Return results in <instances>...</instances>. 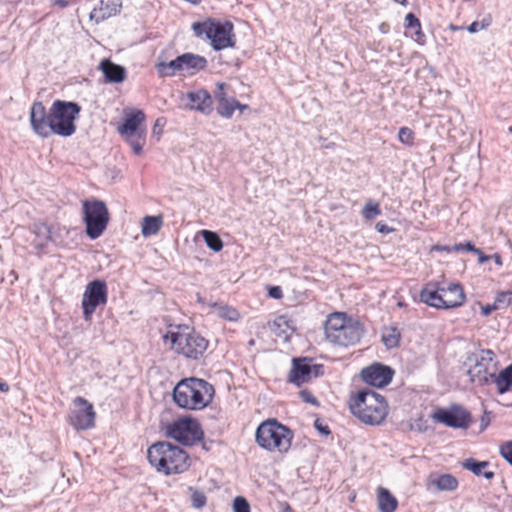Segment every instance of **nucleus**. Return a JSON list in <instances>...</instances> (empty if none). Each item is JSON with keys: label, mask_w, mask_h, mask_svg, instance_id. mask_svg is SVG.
<instances>
[{"label": "nucleus", "mask_w": 512, "mask_h": 512, "mask_svg": "<svg viewBox=\"0 0 512 512\" xmlns=\"http://www.w3.org/2000/svg\"><path fill=\"white\" fill-rule=\"evenodd\" d=\"M81 107L75 102L56 100L49 111L41 101H36L30 109V124L33 132L42 138L52 134L70 137L76 132L75 120Z\"/></svg>", "instance_id": "f257e3e1"}, {"label": "nucleus", "mask_w": 512, "mask_h": 512, "mask_svg": "<svg viewBox=\"0 0 512 512\" xmlns=\"http://www.w3.org/2000/svg\"><path fill=\"white\" fill-rule=\"evenodd\" d=\"M147 458L152 467L167 476L181 474L191 465L190 457L185 450L166 441L152 444L148 448Z\"/></svg>", "instance_id": "f03ea898"}, {"label": "nucleus", "mask_w": 512, "mask_h": 512, "mask_svg": "<svg viewBox=\"0 0 512 512\" xmlns=\"http://www.w3.org/2000/svg\"><path fill=\"white\" fill-rule=\"evenodd\" d=\"M214 387L204 379L190 377L182 379L173 390V400L180 408L202 410L213 400Z\"/></svg>", "instance_id": "7ed1b4c3"}, {"label": "nucleus", "mask_w": 512, "mask_h": 512, "mask_svg": "<svg viewBox=\"0 0 512 512\" xmlns=\"http://www.w3.org/2000/svg\"><path fill=\"white\" fill-rule=\"evenodd\" d=\"M349 408L362 423L372 426L380 425L388 415V404L385 398L368 388L351 396Z\"/></svg>", "instance_id": "20e7f679"}, {"label": "nucleus", "mask_w": 512, "mask_h": 512, "mask_svg": "<svg viewBox=\"0 0 512 512\" xmlns=\"http://www.w3.org/2000/svg\"><path fill=\"white\" fill-rule=\"evenodd\" d=\"M163 339L175 353L193 360L202 357L208 347V340L188 326L172 327Z\"/></svg>", "instance_id": "39448f33"}, {"label": "nucleus", "mask_w": 512, "mask_h": 512, "mask_svg": "<svg viewBox=\"0 0 512 512\" xmlns=\"http://www.w3.org/2000/svg\"><path fill=\"white\" fill-rule=\"evenodd\" d=\"M294 434L290 428L276 419L263 421L256 429L255 441L269 452L286 453L291 447Z\"/></svg>", "instance_id": "423d86ee"}, {"label": "nucleus", "mask_w": 512, "mask_h": 512, "mask_svg": "<svg viewBox=\"0 0 512 512\" xmlns=\"http://www.w3.org/2000/svg\"><path fill=\"white\" fill-rule=\"evenodd\" d=\"M326 338L340 346L358 343L363 335V327L358 321L347 319L344 313L331 314L325 323Z\"/></svg>", "instance_id": "0eeeda50"}, {"label": "nucleus", "mask_w": 512, "mask_h": 512, "mask_svg": "<svg viewBox=\"0 0 512 512\" xmlns=\"http://www.w3.org/2000/svg\"><path fill=\"white\" fill-rule=\"evenodd\" d=\"M192 30L196 37L209 40L216 51L235 46L234 27L230 21L221 22L207 18L202 22H194Z\"/></svg>", "instance_id": "6e6552de"}, {"label": "nucleus", "mask_w": 512, "mask_h": 512, "mask_svg": "<svg viewBox=\"0 0 512 512\" xmlns=\"http://www.w3.org/2000/svg\"><path fill=\"white\" fill-rule=\"evenodd\" d=\"M468 359L475 362L467 371L470 381L479 386L490 385L491 379L499 369L495 353L490 349H480Z\"/></svg>", "instance_id": "1a4fd4ad"}, {"label": "nucleus", "mask_w": 512, "mask_h": 512, "mask_svg": "<svg viewBox=\"0 0 512 512\" xmlns=\"http://www.w3.org/2000/svg\"><path fill=\"white\" fill-rule=\"evenodd\" d=\"M82 208L88 237L93 240L99 238L109 222V212L106 204L97 199L85 200L82 203Z\"/></svg>", "instance_id": "9d476101"}, {"label": "nucleus", "mask_w": 512, "mask_h": 512, "mask_svg": "<svg viewBox=\"0 0 512 512\" xmlns=\"http://www.w3.org/2000/svg\"><path fill=\"white\" fill-rule=\"evenodd\" d=\"M166 435L183 445L192 446L203 438V430L196 419L186 417L166 426Z\"/></svg>", "instance_id": "9b49d317"}, {"label": "nucleus", "mask_w": 512, "mask_h": 512, "mask_svg": "<svg viewBox=\"0 0 512 512\" xmlns=\"http://www.w3.org/2000/svg\"><path fill=\"white\" fill-rule=\"evenodd\" d=\"M108 301V289L105 281L93 280L85 288L82 297V309L85 320H91L98 306H105Z\"/></svg>", "instance_id": "f8f14e48"}, {"label": "nucleus", "mask_w": 512, "mask_h": 512, "mask_svg": "<svg viewBox=\"0 0 512 512\" xmlns=\"http://www.w3.org/2000/svg\"><path fill=\"white\" fill-rule=\"evenodd\" d=\"M324 374V366L322 364H314L309 358H295L292 362V368L289 372V382L301 386Z\"/></svg>", "instance_id": "ddd939ff"}, {"label": "nucleus", "mask_w": 512, "mask_h": 512, "mask_svg": "<svg viewBox=\"0 0 512 512\" xmlns=\"http://www.w3.org/2000/svg\"><path fill=\"white\" fill-rule=\"evenodd\" d=\"M73 403L75 409L68 415L69 424L76 430H88L94 427L96 413L93 405L81 396L76 397Z\"/></svg>", "instance_id": "4468645a"}, {"label": "nucleus", "mask_w": 512, "mask_h": 512, "mask_svg": "<svg viewBox=\"0 0 512 512\" xmlns=\"http://www.w3.org/2000/svg\"><path fill=\"white\" fill-rule=\"evenodd\" d=\"M432 418L451 428H469L472 422L470 412L461 405H452L450 408H439L432 415Z\"/></svg>", "instance_id": "2eb2a0df"}, {"label": "nucleus", "mask_w": 512, "mask_h": 512, "mask_svg": "<svg viewBox=\"0 0 512 512\" xmlns=\"http://www.w3.org/2000/svg\"><path fill=\"white\" fill-rule=\"evenodd\" d=\"M393 375L394 370L381 363H373L361 370L362 380L366 384L377 388L387 386L392 381Z\"/></svg>", "instance_id": "dca6fc26"}, {"label": "nucleus", "mask_w": 512, "mask_h": 512, "mask_svg": "<svg viewBox=\"0 0 512 512\" xmlns=\"http://www.w3.org/2000/svg\"><path fill=\"white\" fill-rule=\"evenodd\" d=\"M187 103L185 107L189 110L198 111L204 115H209L213 111V100L209 92L205 89H197L186 93Z\"/></svg>", "instance_id": "f3484780"}, {"label": "nucleus", "mask_w": 512, "mask_h": 512, "mask_svg": "<svg viewBox=\"0 0 512 512\" xmlns=\"http://www.w3.org/2000/svg\"><path fill=\"white\" fill-rule=\"evenodd\" d=\"M145 114L142 110H132L125 116L124 122L118 127V132L121 136H133L138 134L139 131H146L141 128V124L145 121Z\"/></svg>", "instance_id": "a211bd4d"}, {"label": "nucleus", "mask_w": 512, "mask_h": 512, "mask_svg": "<svg viewBox=\"0 0 512 512\" xmlns=\"http://www.w3.org/2000/svg\"><path fill=\"white\" fill-rule=\"evenodd\" d=\"M444 309L461 306L465 302L463 288L458 283H450L447 287H440Z\"/></svg>", "instance_id": "6ab92c4d"}, {"label": "nucleus", "mask_w": 512, "mask_h": 512, "mask_svg": "<svg viewBox=\"0 0 512 512\" xmlns=\"http://www.w3.org/2000/svg\"><path fill=\"white\" fill-rule=\"evenodd\" d=\"M120 9L121 3L118 0H100L92 10L90 17L99 23L119 13Z\"/></svg>", "instance_id": "aec40b11"}, {"label": "nucleus", "mask_w": 512, "mask_h": 512, "mask_svg": "<svg viewBox=\"0 0 512 512\" xmlns=\"http://www.w3.org/2000/svg\"><path fill=\"white\" fill-rule=\"evenodd\" d=\"M99 69L102 71L106 82L121 83L126 78L125 68L113 63L109 59L102 60Z\"/></svg>", "instance_id": "412c9836"}, {"label": "nucleus", "mask_w": 512, "mask_h": 512, "mask_svg": "<svg viewBox=\"0 0 512 512\" xmlns=\"http://www.w3.org/2000/svg\"><path fill=\"white\" fill-rule=\"evenodd\" d=\"M270 330L280 338L289 340L291 335L295 332L296 328L294 321L286 315H280L269 324Z\"/></svg>", "instance_id": "4be33fe9"}, {"label": "nucleus", "mask_w": 512, "mask_h": 512, "mask_svg": "<svg viewBox=\"0 0 512 512\" xmlns=\"http://www.w3.org/2000/svg\"><path fill=\"white\" fill-rule=\"evenodd\" d=\"M180 59L182 70L187 71L191 75L204 70L207 66L206 58L197 54L184 53L180 55Z\"/></svg>", "instance_id": "5701e85b"}, {"label": "nucleus", "mask_w": 512, "mask_h": 512, "mask_svg": "<svg viewBox=\"0 0 512 512\" xmlns=\"http://www.w3.org/2000/svg\"><path fill=\"white\" fill-rule=\"evenodd\" d=\"M420 300L433 308L444 309L440 287L427 284L420 292Z\"/></svg>", "instance_id": "b1692460"}, {"label": "nucleus", "mask_w": 512, "mask_h": 512, "mask_svg": "<svg viewBox=\"0 0 512 512\" xmlns=\"http://www.w3.org/2000/svg\"><path fill=\"white\" fill-rule=\"evenodd\" d=\"M491 384H495L499 394L508 392L512 387V364L501 371L498 370L491 379Z\"/></svg>", "instance_id": "393cba45"}, {"label": "nucleus", "mask_w": 512, "mask_h": 512, "mask_svg": "<svg viewBox=\"0 0 512 512\" xmlns=\"http://www.w3.org/2000/svg\"><path fill=\"white\" fill-rule=\"evenodd\" d=\"M489 466L490 463L488 461H477L474 458H467L462 462L464 469L471 471L476 476H484L488 480L495 476L493 471L486 470Z\"/></svg>", "instance_id": "a878e982"}, {"label": "nucleus", "mask_w": 512, "mask_h": 512, "mask_svg": "<svg viewBox=\"0 0 512 512\" xmlns=\"http://www.w3.org/2000/svg\"><path fill=\"white\" fill-rule=\"evenodd\" d=\"M377 505L380 512H394L398 507V500L388 489L379 487L377 490Z\"/></svg>", "instance_id": "bb28decb"}, {"label": "nucleus", "mask_w": 512, "mask_h": 512, "mask_svg": "<svg viewBox=\"0 0 512 512\" xmlns=\"http://www.w3.org/2000/svg\"><path fill=\"white\" fill-rule=\"evenodd\" d=\"M163 225V218L159 216H145L142 221V235L149 237L158 233Z\"/></svg>", "instance_id": "cd10ccee"}, {"label": "nucleus", "mask_w": 512, "mask_h": 512, "mask_svg": "<svg viewBox=\"0 0 512 512\" xmlns=\"http://www.w3.org/2000/svg\"><path fill=\"white\" fill-rule=\"evenodd\" d=\"M156 69L161 77L174 76L177 72L183 71L180 56L176 57L174 60H171L170 62L158 63L156 65Z\"/></svg>", "instance_id": "c85d7f7f"}, {"label": "nucleus", "mask_w": 512, "mask_h": 512, "mask_svg": "<svg viewBox=\"0 0 512 512\" xmlns=\"http://www.w3.org/2000/svg\"><path fill=\"white\" fill-rule=\"evenodd\" d=\"M405 22V27L414 32L412 35L413 39L419 44H424L425 34L422 32L419 19L413 13H408L405 17Z\"/></svg>", "instance_id": "c756f323"}, {"label": "nucleus", "mask_w": 512, "mask_h": 512, "mask_svg": "<svg viewBox=\"0 0 512 512\" xmlns=\"http://www.w3.org/2000/svg\"><path fill=\"white\" fill-rule=\"evenodd\" d=\"M400 339L401 333L397 327H387L382 332V342L388 349L399 346Z\"/></svg>", "instance_id": "7c9ffc66"}, {"label": "nucleus", "mask_w": 512, "mask_h": 512, "mask_svg": "<svg viewBox=\"0 0 512 512\" xmlns=\"http://www.w3.org/2000/svg\"><path fill=\"white\" fill-rule=\"evenodd\" d=\"M433 483L442 491H453L458 487L457 479L451 474L440 475Z\"/></svg>", "instance_id": "2f4dec72"}, {"label": "nucleus", "mask_w": 512, "mask_h": 512, "mask_svg": "<svg viewBox=\"0 0 512 512\" xmlns=\"http://www.w3.org/2000/svg\"><path fill=\"white\" fill-rule=\"evenodd\" d=\"M126 141L131 146L134 154L140 155L143 152V147L146 143V131H139L138 134L133 136H124Z\"/></svg>", "instance_id": "473e14b6"}, {"label": "nucleus", "mask_w": 512, "mask_h": 512, "mask_svg": "<svg viewBox=\"0 0 512 512\" xmlns=\"http://www.w3.org/2000/svg\"><path fill=\"white\" fill-rule=\"evenodd\" d=\"M202 235H203V238H204L207 246L211 250H213L215 252H219L222 250L223 242L217 233H215L213 231H209V230H203Z\"/></svg>", "instance_id": "72a5a7b5"}, {"label": "nucleus", "mask_w": 512, "mask_h": 512, "mask_svg": "<svg viewBox=\"0 0 512 512\" xmlns=\"http://www.w3.org/2000/svg\"><path fill=\"white\" fill-rule=\"evenodd\" d=\"M235 103H236L235 98L223 99L222 102L217 104V108H216L217 113L223 118H226V119L232 118L234 111H235V107H234Z\"/></svg>", "instance_id": "f704fd0d"}, {"label": "nucleus", "mask_w": 512, "mask_h": 512, "mask_svg": "<svg viewBox=\"0 0 512 512\" xmlns=\"http://www.w3.org/2000/svg\"><path fill=\"white\" fill-rule=\"evenodd\" d=\"M380 214L381 210L379 204L372 200L368 201L362 210V215L367 220H372Z\"/></svg>", "instance_id": "c9c22d12"}, {"label": "nucleus", "mask_w": 512, "mask_h": 512, "mask_svg": "<svg viewBox=\"0 0 512 512\" xmlns=\"http://www.w3.org/2000/svg\"><path fill=\"white\" fill-rule=\"evenodd\" d=\"M512 303V291H502L496 295L494 308L505 309Z\"/></svg>", "instance_id": "e433bc0d"}, {"label": "nucleus", "mask_w": 512, "mask_h": 512, "mask_svg": "<svg viewBox=\"0 0 512 512\" xmlns=\"http://www.w3.org/2000/svg\"><path fill=\"white\" fill-rule=\"evenodd\" d=\"M191 492V504L194 508L201 509L206 505L207 498L203 491L189 487Z\"/></svg>", "instance_id": "4c0bfd02"}, {"label": "nucleus", "mask_w": 512, "mask_h": 512, "mask_svg": "<svg viewBox=\"0 0 512 512\" xmlns=\"http://www.w3.org/2000/svg\"><path fill=\"white\" fill-rule=\"evenodd\" d=\"M415 134L408 127H401L398 132V140L407 146H412L414 144Z\"/></svg>", "instance_id": "58836bf2"}, {"label": "nucleus", "mask_w": 512, "mask_h": 512, "mask_svg": "<svg viewBox=\"0 0 512 512\" xmlns=\"http://www.w3.org/2000/svg\"><path fill=\"white\" fill-rule=\"evenodd\" d=\"M219 315L229 321H236L239 318L238 311L230 306L224 305L219 308Z\"/></svg>", "instance_id": "ea45409f"}, {"label": "nucleus", "mask_w": 512, "mask_h": 512, "mask_svg": "<svg viewBox=\"0 0 512 512\" xmlns=\"http://www.w3.org/2000/svg\"><path fill=\"white\" fill-rule=\"evenodd\" d=\"M234 512H251L250 504L246 498L237 496L233 501Z\"/></svg>", "instance_id": "a19ab883"}, {"label": "nucleus", "mask_w": 512, "mask_h": 512, "mask_svg": "<svg viewBox=\"0 0 512 512\" xmlns=\"http://www.w3.org/2000/svg\"><path fill=\"white\" fill-rule=\"evenodd\" d=\"M500 455L512 466V441H506L499 447Z\"/></svg>", "instance_id": "79ce46f5"}, {"label": "nucleus", "mask_w": 512, "mask_h": 512, "mask_svg": "<svg viewBox=\"0 0 512 512\" xmlns=\"http://www.w3.org/2000/svg\"><path fill=\"white\" fill-rule=\"evenodd\" d=\"M216 87L217 90L214 92V97L217 101V104L222 102L223 99L233 98L232 96H229L226 91V89L228 88V85L226 83H217Z\"/></svg>", "instance_id": "37998d69"}, {"label": "nucleus", "mask_w": 512, "mask_h": 512, "mask_svg": "<svg viewBox=\"0 0 512 512\" xmlns=\"http://www.w3.org/2000/svg\"><path fill=\"white\" fill-rule=\"evenodd\" d=\"M299 396L302 399V401L309 403L313 406L318 407L320 405L317 398L313 395V393L307 389H303L299 392Z\"/></svg>", "instance_id": "c03bdc74"}, {"label": "nucleus", "mask_w": 512, "mask_h": 512, "mask_svg": "<svg viewBox=\"0 0 512 512\" xmlns=\"http://www.w3.org/2000/svg\"><path fill=\"white\" fill-rule=\"evenodd\" d=\"M452 250L457 251V252L467 250V251H470L473 253H481V249L476 248L471 242L456 244L452 248Z\"/></svg>", "instance_id": "a18cd8bd"}, {"label": "nucleus", "mask_w": 512, "mask_h": 512, "mask_svg": "<svg viewBox=\"0 0 512 512\" xmlns=\"http://www.w3.org/2000/svg\"><path fill=\"white\" fill-rule=\"evenodd\" d=\"M314 426L317 429V431L323 435L327 436L331 433L329 427L327 425H324L319 419L315 420Z\"/></svg>", "instance_id": "49530a36"}, {"label": "nucleus", "mask_w": 512, "mask_h": 512, "mask_svg": "<svg viewBox=\"0 0 512 512\" xmlns=\"http://www.w3.org/2000/svg\"><path fill=\"white\" fill-rule=\"evenodd\" d=\"M269 296L274 299H281L283 297V292L280 286H272L269 289Z\"/></svg>", "instance_id": "de8ad7c7"}, {"label": "nucleus", "mask_w": 512, "mask_h": 512, "mask_svg": "<svg viewBox=\"0 0 512 512\" xmlns=\"http://www.w3.org/2000/svg\"><path fill=\"white\" fill-rule=\"evenodd\" d=\"M490 422V414L487 411H485L481 417L480 432H483L489 426Z\"/></svg>", "instance_id": "09e8293b"}, {"label": "nucleus", "mask_w": 512, "mask_h": 512, "mask_svg": "<svg viewBox=\"0 0 512 512\" xmlns=\"http://www.w3.org/2000/svg\"><path fill=\"white\" fill-rule=\"evenodd\" d=\"M375 228L379 233H382V234H388L393 231V228L389 227L387 224L382 223V222L376 223Z\"/></svg>", "instance_id": "8fccbe9b"}, {"label": "nucleus", "mask_w": 512, "mask_h": 512, "mask_svg": "<svg viewBox=\"0 0 512 512\" xmlns=\"http://www.w3.org/2000/svg\"><path fill=\"white\" fill-rule=\"evenodd\" d=\"M485 27V25H480L479 22L477 21H474L472 22L469 26H468V31L470 33H476L478 32L479 30L483 29Z\"/></svg>", "instance_id": "3c124183"}, {"label": "nucleus", "mask_w": 512, "mask_h": 512, "mask_svg": "<svg viewBox=\"0 0 512 512\" xmlns=\"http://www.w3.org/2000/svg\"><path fill=\"white\" fill-rule=\"evenodd\" d=\"M494 310H498V308H494V303L493 304H488L486 306H483L482 307V314L484 316H488L489 314H491Z\"/></svg>", "instance_id": "603ef678"}, {"label": "nucleus", "mask_w": 512, "mask_h": 512, "mask_svg": "<svg viewBox=\"0 0 512 512\" xmlns=\"http://www.w3.org/2000/svg\"><path fill=\"white\" fill-rule=\"evenodd\" d=\"M162 121H164L163 118H158L156 120L154 128H153V133H161V130H162V127H163V123H161Z\"/></svg>", "instance_id": "864d4df0"}, {"label": "nucleus", "mask_w": 512, "mask_h": 512, "mask_svg": "<svg viewBox=\"0 0 512 512\" xmlns=\"http://www.w3.org/2000/svg\"><path fill=\"white\" fill-rule=\"evenodd\" d=\"M235 110L238 109L240 113H243L246 110H249L250 107L247 104H242L238 100H236V103L234 104Z\"/></svg>", "instance_id": "5fc2aeb1"}, {"label": "nucleus", "mask_w": 512, "mask_h": 512, "mask_svg": "<svg viewBox=\"0 0 512 512\" xmlns=\"http://www.w3.org/2000/svg\"><path fill=\"white\" fill-rule=\"evenodd\" d=\"M476 254L479 256L478 261L481 264L485 263L486 261H488L490 259V256L483 254L482 251H481V253H476Z\"/></svg>", "instance_id": "6e6d98bb"}, {"label": "nucleus", "mask_w": 512, "mask_h": 512, "mask_svg": "<svg viewBox=\"0 0 512 512\" xmlns=\"http://www.w3.org/2000/svg\"><path fill=\"white\" fill-rule=\"evenodd\" d=\"M280 512H294V510L288 503H283Z\"/></svg>", "instance_id": "4d7b16f0"}, {"label": "nucleus", "mask_w": 512, "mask_h": 512, "mask_svg": "<svg viewBox=\"0 0 512 512\" xmlns=\"http://www.w3.org/2000/svg\"><path fill=\"white\" fill-rule=\"evenodd\" d=\"M0 391L1 392H8L9 391V385L4 382V381H0Z\"/></svg>", "instance_id": "13d9d810"}, {"label": "nucleus", "mask_w": 512, "mask_h": 512, "mask_svg": "<svg viewBox=\"0 0 512 512\" xmlns=\"http://www.w3.org/2000/svg\"><path fill=\"white\" fill-rule=\"evenodd\" d=\"M493 258H494V261L495 263L498 265V266H501L502 265V258L499 254H494L493 255Z\"/></svg>", "instance_id": "bf43d9fd"}, {"label": "nucleus", "mask_w": 512, "mask_h": 512, "mask_svg": "<svg viewBox=\"0 0 512 512\" xmlns=\"http://www.w3.org/2000/svg\"><path fill=\"white\" fill-rule=\"evenodd\" d=\"M449 28H450L451 30H453V31H456V30H460V29H462V27L456 26V25H454V24H450Z\"/></svg>", "instance_id": "052dcab7"}, {"label": "nucleus", "mask_w": 512, "mask_h": 512, "mask_svg": "<svg viewBox=\"0 0 512 512\" xmlns=\"http://www.w3.org/2000/svg\"><path fill=\"white\" fill-rule=\"evenodd\" d=\"M399 2H400V4H402V5H406V4H407V0H400Z\"/></svg>", "instance_id": "680f3d73"}, {"label": "nucleus", "mask_w": 512, "mask_h": 512, "mask_svg": "<svg viewBox=\"0 0 512 512\" xmlns=\"http://www.w3.org/2000/svg\"><path fill=\"white\" fill-rule=\"evenodd\" d=\"M439 250H446V251H450L451 249L448 248V247H443V248H438Z\"/></svg>", "instance_id": "e2e57ef3"}, {"label": "nucleus", "mask_w": 512, "mask_h": 512, "mask_svg": "<svg viewBox=\"0 0 512 512\" xmlns=\"http://www.w3.org/2000/svg\"><path fill=\"white\" fill-rule=\"evenodd\" d=\"M399 307H405L406 305L403 302H398Z\"/></svg>", "instance_id": "0e129e2a"}, {"label": "nucleus", "mask_w": 512, "mask_h": 512, "mask_svg": "<svg viewBox=\"0 0 512 512\" xmlns=\"http://www.w3.org/2000/svg\"><path fill=\"white\" fill-rule=\"evenodd\" d=\"M508 132H509V133H512V126H510V127L508 128Z\"/></svg>", "instance_id": "69168bd1"}]
</instances>
